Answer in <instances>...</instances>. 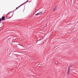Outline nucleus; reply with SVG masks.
Instances as JSON below:
<instances>
[{
    "label": "nucleus",
    "mask_w": 78,
    "mask_h": 78,
    "mask_svg": "<svg viewBox=\"0 0 78 78\" xmlns=\"http://www.w3.org/2000/svg\"><path fill=\"white\" fill-rule=\"evenodd\" d=\"M24 4H25V3H24L23 4H22L20 6H18V7H17L16 8V9H18V8H20V6H22V5H24Z\"/></svg>",
    "instance_id": "f257e3e1"
},
{
    "label": "nucleus",
    "mask_w": 78,
    "mask_h": 78,
    "mask_svg": "<svg viewBox=\"0 0 78 78\" xmlns=\"http://www.w3.org/2000/svg\"><path fill=\"white\" fill-rule=\"evenodd\" d=\"M5 17L3 16L2 17V21H3V20H5Z\"/></svg>",
    "instance_id": "f03ea898"
},
{
    "label": "nucleus",
    "mask_w": 78,
    "mask_h": 78,
    "mask_svg": "<svg viewBox=\"0 0 78 78\" xmlns=\"http://www.w3.org/2000/svg\"><path fill=\"white\" fill-rule=\"evenodd\" d=\"M42 12H41L40 13H37V14H35L36 16H37V15H38V14H42Z\"/></svg>",
    "instance_id": "7ed1b4c3"
},
{
    "label": "nucleus",
    "mask_w": 78,
    "mask_h": 78,
    "mask_svg": "<svg viewBox=\"0 0 78 78\" xmlns=\"http://www.w3.org/2000/svg\"><path fill=\"white\" fill-rule=\"evenodd\" d=\"M56 10V7H55L53 11H55Z\"/></svg>",
    "instance_id": "20e7f679"
},
{
    "label": "nucleus",
    "mask_w": 78,
    "mask_h": 78,
    "mask_svg": "<svg viewBox=\"0 0 78 78\" xmlns=\"http://www.w3.org/2000/svg\"><path fill=\"white\" fill-rule=\"evenodd\" d=\"M69 71H68V73H67V74H69Z\"/></svg>",
    "instance_id": "39448f33"
},
{
    "label": "nucleus",
    "mask_w": 78,
    "mask_h": 78,
    "mask_svg": "<svg viewBox=\"0 0 78 78\" xmlns=\"http://www.w3.org/2000/svg\"><path fill=\"white\" fill-rule=\"evenodd\" d=\"M1 20H2V18L0 19V22H1Z\"/></svg>",
    "instance_id": "423d86ee"
},
{
    "label": "nucleus",
    "mask_w": 78,
    "mask_h": 78,
    "mask_svg": "<svg viewBox=\"0 0 78 78\" xmlns=\"http://www.w3.org/2000/svg\"><path fill=\"white\" fill-rule=\"evenodd\" d=\"M28 1H27L25 3H27V2H28Z\"/></svg>",
    "instance_id": "0eeeda50"
}]
</instances>
